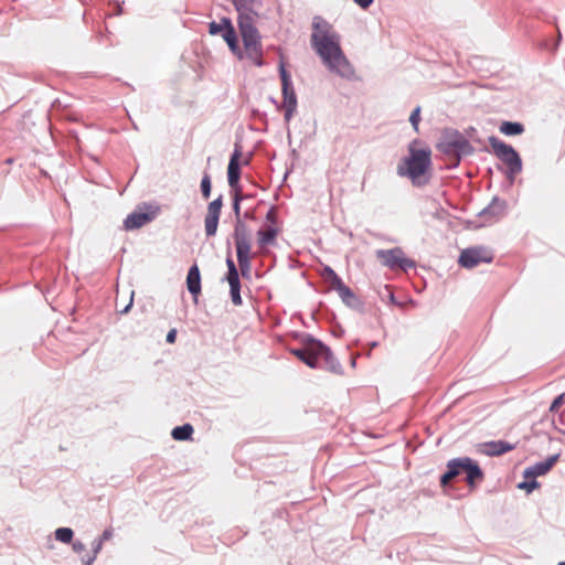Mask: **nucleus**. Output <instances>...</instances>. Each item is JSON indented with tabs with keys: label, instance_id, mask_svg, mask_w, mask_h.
Wrapping results in <instances>:
<instances>
[{
	"label": "nucleus",
	"instance_id": "nucleus-17",
	"mask_svg": "<svg viewBox=\"0 0 565 565\" xmlns=\"http://www.w3.org/2000/svg\"><path fill=\"white\" fill-rule=\"evenodd\" d=\"M241 148L238 146L235 147L234 152L231 156L228 167H227V179L230 186L236 191V189H241L238 185L239 181V158H241Z\"/></svg>",
	"mask_w": 565,
	"mask_h": 565
},
{
	"label": "nucleus",
	"instance_id": "nucleus-42",
	"mask_svg": "<svg viewBox=\"0 0 565 565\" xmlns=\"http://www.w3.org/2000/svg\"><path fill=\"white\" fill-rule=\"evenodd\" d=\"M175 337H177V330L175 329H171L168 334H167V342L168 343H173L175 341Z\"/></svg>",
	"mask_w": 565,
	"mask_h": 565
},
{
	"label": "nucleus",
	"instance_id": "nucleus-30",
	"mask_svg": "<svg viewBox=\"0 0 565 565\" xmlns=\"http://www.w3.org/2000/svg\"><path fill=\"white\" fill-rule=\"evenodd\" d=\"M244 198L245 196L242 195V193H241V189H236V191L234 192V196H233V211H234L236 220H241V201Z\"/></svg>",
	"mask_w": 565,
	"mask_h": 565
},
{
	"label": "nucleus",
	"instance_id": "nucleus-24",
	"mask_svg": "<svg viewBox=\"0 0 565 565\" xmlns=\"http://www.w3.org/2000/svg\"><path fill=\"white\" fill-rule=\"evenodd\" d=\"M524 131V126L520 122L503 121L500 126V132L505 136H515Z\"/></svg>",
	"mask_w": 565,
	"mask_h": 565
},
{
	"label": "nucleus",
	"instance_id": "nucleus-26",
	"mask_svg": "<svg viewBox=\"0 0 565 565\" xmlns=\"http://www.w3.org/2000/svg\"><path fill=\"white\" fill-rule=\"evenodd\" d=\"M92 547H93V553L92 555H84L82 556V563L83 565H93V563L95 562L98 553L100 552L102 547H103V539H95L93 544H92Z\"/></svg>",
	"mask_w": 565,
	"mask_h": 565
},
{
	"label": "nucleus",
	"instance_id": "nucleus-14",
	"mask_svg": "<svg viewBox=\"0 0 565 565\" xmlns=\"http://www.w3.org/2000/svg\"><path fill=\"white\" fill-rule=\"evenodd\" d=\"M559 454H555L546 458L544 461L536 462L527 468H525L523 476L524 478L535 479L537 477L546 475L553 466L559 459Z\"/></svg>",
	"mask_w": 565,
	"mask_h": 565
},
{
	"label": "nucleus",
	"instance_id": "nucleus-19",
	"mask_svg": "<svg viewBox=\"0 0 565 565\" xmlns=\"http://www.w3.org/2000/svg\"><path fill=\"white\" fill-rule=\"evenodd\" d=\"M282 90V108L285 109V121L289 122L297 109V96L294 86L281 88Z\"/></svg>",
	"mask_w": 565,
	"mask_h": 565
},
{
	"label": "nucleus",
	"instance_id": "nucleus-3",
	"mask_svg": "<svg viewBox=\"0 0 565 565\" xmlns=\"http://www.w3.org/2000/svg\"><path fill=\"white\" fill-rule=\"evenodd\" d=\"M462 471L466 472V481L470 487H475L477 481L483 479V472L481 468L469 457L455 458L448 461L447 472L440 478V484L447 486L448 482L460 475Z\"/></svg>",
	"mask_w": 565,
	"mask_h": 565
},
{
	"label": "nucleus",
	"instance_id": "nucleus-22",
	"mask_svg": "<svg viewBox=\"0 0 565 565\" xmlns=\"http://www.w3.org/2000/svg\"><path fill=\"white\" fill-rule=\"evenodd\" d=\"M236 255H237V262H238L241 275L243 277L248 278L250 276V270H252V264H250L252 255H250V250H237Z\"/></svg>",
	"mask_w": 565,
	"mask_h": 565
},
{
	"label": "nucleus",
	"instance_id": "nucleus-1",
	"mask_svg": "<svg viewBox=\"0 0 565 565\" xmlns=\"http://www.w3.org/2000/svg\"><path fill=\"white\" fill-rule=\"evenodd\" d=\"M312 29L311 46L321 57L323 64L331 73L347 79L352 78L354 68L342 52L340 35L333 26L321 17H315Z\"/></svg>",
	"mask_w": 565,
	"mask_h": 565
},
{
	"label": "nucleus",
	"instance_id": "nucleus-9",
	"mask_svg": "<svg viewBox=\"0 0 565 565\" xmlns=\"http://www.w3.org/2000/svg\"><path fill=\"white\" fill-rule=\"evenodd\" d=\"M493 254L484 246L466 248L459 256V264L465 268H475L481 263H491Z\"/></svg>",
	"mask_w": 565,
	"mask_h": 565
},
{
	"label": "nucleus",
	"instance_id": "nucleus-21",
	"mask_svg": "<svg viewBox=\"0 0 565 565\" xmlns=\"http://www.w3.org/2000/svg\"><path fill=\"white\" fill-rule=\"evenodd\" d=\"M152 220L149 213L145 212H132L124 221L125 230L131 231L140 228Z\"/></svg>",
	"mask_w": 565,
	"mask_h": 565
},
{
	"label": "nucleus",
	"instance_id": "nucleus-10",
	"mask_svg": "<svg viewBox=\"0 0 565 565\" xmlns=\"http://www.w3.org/2000/svg\"><path fill=\"white\" fill-rule=\"evenodd\" d=\"M222 206V195L210 202L207 205V213L204 218V230L207 237L214 236L217 232Z\"/></svg>",
	"mask_w": 565,
	"mask_h": 565
},
{
	"label": "nucleus",
	"instance_id": "nucleus-33",
	"mask_svg": "<svg viewBox=\"0 0 565 565\" xmlns=\"http://www.w3.org/2000/svg\"><path fill=\"white\" fill-rule=\"evenodd\" d=\"M201 192L204 199H209L211 195V179L207 173L204 174L201 181Z\"/></svg>",
	"mask_w": 565,
	"mask_h": 565
},
{
	"label": "nucleus",
	"instance_id": "nucleus-12",
	"mask_svg": "<svg viewBox=\"0 0 565 565\" xmlns=\"http://www.w3.org/2000/svg\"><path fill=\"white\" fill-rule=\"evenodd\" d=\"M316 348L318 350L316 351L317 367L321 366V364L323 363L324 367H327L329 371L333 373H340L341 365L334 358L331 350L320 341L316 343Z\"/></svg>",
	"mask_w": 565,
	"mask_h": 565
},
{
	"label": "nucleus",
	"instance_id": "nucleus-43",
	"mask_svg": "<svg viewBox=\"0 0 565 565\" xmlns=\"http://www.w3.org/2000/svg\"><path fill=\"white\" fill-rule=\"evenodd\" d=\"M113 535V532L111 530H105L102 534V536H99L98 539H103V543L107 540H109Z\"/></svg>",
	"mask_w": 565,
	"mask_h": 565
},
{
	"label": "nucleus",
	"instance_id": "nucleus-7",
	"mask_svg": "<svg viewBox=\"0 0 565 565\" xmlns=\"http://www.w3.org/2000/svg\"><path fill=\"white\" fill-rule=\"evenodd\" d=\"M376 257L384 266L391 269H403L406 271L416 266L414 260L405 257L403 249L399 247L379 249L376 250Z\"/></svg>",
	"mask_w": 565,
	"mask_h": 565
},
{
	"label": "nucleus",
	"instance_id": "nucleus-2",
	"mask_svg": "<svg viewBox=\"0 0 565 565\" xmlns=\"http://www.w3.org/2000/svg\"><path fill=\"white\" fill-rule=\"evenodd\" d=\"M430 150L409 148V156L405 159V168L398 167V174L406 175L411 179L412 183L422 186L429 181L427 172L429 170Z\"/></svg>",
	"mask_w": 565,
	"mask_h": 565
},
{
	"label": "nucleus",
	"instance_id": "nucleus-16",
	"mask_svg": "<svg viewBox=\"0 0 565 565\" xmlns=\"http://www.w3.org/2000/svg\"><path fill=\"white\" fill-rule=\"evenodd\" d=\"M515 448L514 445L504 440H492L478 445L479 452L487 456H500Z\"/></svg>",
	"mask_w": 565,
	"mask_h": 565
},
{
	"label": "nucleus",
	"instance_id": "nucleus-36",
	"mask_svg": "<svg viewBox=\"0 0 565 565\" xmlns=\"http://www.w3.org/2000/svg\"><path fill=\"white\" fill-rule=\"evenodd\" d=\"M537 487H539V482L535 481V480L524 481V482L519 484V488L525 489L527 492H531L532 490H534Z\"/></svg>",
	"mask_w": 565,
	"mask_h": 565
},
{
	"label": "nucleus",
	"instance_id": "nucleus-44",
	"mask_svg": "<svg viewBox=\"0 0 565 565\" xmlns=\"http://www.w3.org/2000/svg\"><path fill=\"white\" fill-rule=\"evenodd\" d=\"M131 306H132V297L130 298L129 303L120 312L127 313L129 311V309L131 308Z\"/></svg>",
	"mask_w": 565,
	"mask_h": 565
},
{
	"label": "nucleus",
	"instance_id": "nucleus-28",
	"mask_svg": "<svg viewBox=\"0 0 565 565\" xmlns=\"http://www.w3.org/2000/svg\"><path fill=\"white\" fill-rule=\"evenodd\" d=\"M73 534V530L70 527H58L55 531V539L62 543H71Z\"/></svg>",
	"mask_w": 565,
	"mask_h": 565
},
{
	"label": "nucleus",
	"instance_id": "nucleus-18",
	"mask_svg": "<svg viewBox=\"0 0 565 565\" xmlns=\"http://www.w3.org/2000/svg\"><path fill=\"white\" fill-rule=\"evenodd\" d=\"M319 342L318 340L310 339L308 344L305 348L301 349H292L291 353L297 356L299 360H301L303 363H306L309 367L316 369L317 367V355H316V343Z\"/></svg>",
	"mask_w": 565,
	"mask_h": 565
},
{
	"label": "nucleus",
	"instance_id": "nucleus-31",
	"mask_svg": "<svg viewBox=\"0 0 565 565\" xmlns=\"http://www.w3.org/2000/svg\"><path fill=\"white\" fill-rule=\"evenodd\" d=\"M225 25L227 29L225 30V33L222 34V38L227 43V45H230V43L236 41L237 38L232 21H225Z\"/></svg>",
	"mask_w": 565,
	"mask_h": 565
},
{
	"label": "nucleus",
	"instance_id": "nucleus-40",
	"mask_svg": "<svg viewBox=\"0 0 565 565\" xmlns=\"http://www.w3.org/2000/svg\"><path fill=\"white\" fill-rule=\"evenodd\" d=\"M228 47H230V50H231L233 53L237 54V55H238V57H239V58H242V56H243V55H242V52H241V50H239V47H238L237 40H236V41H234V42H232V43H230Z\"/></svg>",
	"mask_w": 565,
	"mask_h": 565
},
{
	"label": "nucleus",
	"instance_id": "nucleus-6",
	"mask_svg": "<svg viewBox=\"0 0 565 565\" xmlns=\"http://www.w3.org/2000/svg\"><path fill=\"white\" fill-rule=\"evenodd\" d=\"M238 13L239 32L256 30L258 19L257 9L260 7L259 0H231Z\"/></svg>",
	"mask_w": 565,
	"mask_h": 565
},
{
	"label": "nucleus",
	"instance_id": "nucleus-46",
	"mask_svg": "<svg viewBox=\"0 0 565 565\" xmlns=\"http://www.w3.org/2000/svg\"><path fill=\"white\" fill-rule=\"evenodd\" d=\"M561 433L565 435V430H561Z\"/></svg>",
	"mask_w": 565,
	"mask_h": 565
},
{
	"label": "nucleus",
	"instance_id": "nucleus-5",
	"mask_svg": "<svg viewBox=\"0 0 565 565\" xmlns=\"http://www.w3.org/2000/svg\"><path fill=\"white\" fill-rule=\"evenodd\" d=\"M488 142L493 153L508 167L507 177L513 181L514 177L522 171V160L514 148L495 136H490Z\"/></svg>",
	"mask_w": 565,
	"mask_h": 565
},
{
	"label": "nucleus",
	"instance_id": "nucleus-4",
	"mask_svg": "<svg viewBox=\"0 0 565 565\" xmlns=\"http://www.w3.org/2000/svg\"><path fill=\"white\" fill-rule=\"evenodd\" d=\"M437 149L454 160L457 166L461 156H469L473 152V147L469 140L456 130L446 131L437 145Z\"/></svg>",
	"mask_w": 565,
	"mask_h": 565
},
{
	"label": "nucleus",
	"instance_id": "nucleus-11",
	"mask_svg": "<svg viewBox=\"0 0 565 565\" xmlns=\"http://www.w3.org/2000/svg\"><path fill=\"white\" fill-rule=\"evenodd\" d=\"M226 266H227V275L226 280L230 285V295L231 300L235 306L242 305V297H241V281H239V274L237 270V267L232 259V257L228 255L226 257Z\"/></svg>",
	"mask_w": 565,
	"mask_h": 565
},
{
	"label": "nucleus",
	"instance_id": "nucleus-38",
	"mask_svg": "<svg viewBox=\"0 0 565 565\" xmlns=\"http://www.w3.org/2000/svg\"><path fill=\"white\" fill-rule=\"evenodd\" d=\"M72 547H73V551L77 554H82L86 550L85 544L81 541L73 542Z\"/></svg>",
	"mask_w": 565,
	"mask_h": 565
},
{
	"label": "nucleus",
	"instance_id": "nucleus-29",
	"mask_svg": "<svg viewBox=\"0 0 565 565\" xmlns=\"http://www.w3.org/2000/svg\"><path fill=\"white\" fill-rule=\"evenodd\" d=\"M338 295L348 306H351L352 301L355 299L353 291L347 285L338 290Z\"/></svg>",
	"mask_w": 565,
	"mask_h": 565
},
{
	"label": "nucleus",
	"instance_id": "nucleus-41",
	"mask_svg": "<svg viewBox=\"0 0 565 565\" xmlns=\"http://www.w3.org/2000/svg\"><path fill=\"white\" fill-rule=\"evenodd\" d=\"M356 4H359L362 9H367L372 3L373 0H353Z\"/></svg>",
	"mask_w": 565,
	"mask_h": 565
},
{
	"label": "nucleus",
	"instance_id": "nucleus-8",
	"mask_svg": "<svg viewBox=\"0 0 565 565\" xmlns=\"http://www.w3.org/2000/svg\"><path fill=\"white\" fill-rule=\"evenodd\" d=\"M246 57L249 58L256 66L263 65V50L260 43V35L258 30H248L241 32Z\"/></svg>",
	"mask_w": 565,
	"mask_h": 565
},
{
	"label": "nucleus",
	"instance_id": "nucleus-13",
	"mask_svg": "<svg viewBox=\"0 0 565 565\" xmlns=\"http://www.w3.org/2000/svg\"><path fill=\"white\" fill-rule=\"evenodd\" d=\"M505 209L507 203L504 200H501L497 196L493 198L490 204L479 213V217H482L484 220V223L482 225L492 224L497 222L499 218L503 216Z\"/></svg>",
	"mask_w": 565,
	"mask_h": 565
},
{
	"label": "nucleus",
	"instance_id": "nucleus-32",
	"mask_svg": "<svg viewBox=\"0 0 565 565\" xmlns=\"http://www.w3.org/2000/svg\"><path fill=\"white\" fill-rule=\"evenodd\" d=\"M279 75L281 79V88L292 86L291 76L285 68L284 64L279 66Z\"/></svg>",
	"mask_w": 565,
	"mask_h": 565
},
{
	"label": "nucleus",
	"instance_id": "nucleus-35",
	"mask_svg": "<svg viewBox=\"0 0 565 565\" xmlns=\"http://www.w3.org/2000/svg\"><path fill=\"white\" fill-rule=\"evenodd\" d=\"M565 399V394L558 395L551 404L550 412H557V409L562 406Z\"/></svg>",
	"mask_w": 565,
	"mask_h": 565
},
{
	"label": "nucleus",
	"instance_id": "nucleus-37",
	"mask_svg": "<svg viewBox=\"0 0 565 565\" xmlns=\"http://www.w3.org/2000/svg\"><path fill=\"white\" fill-rule=\"evenodd\" d=\"M329 282H330L331 287L337 291L345 286V284L342 281V279L338 275L335 277H333L332 280Z\"/></svg>",
	"mask_w": 565,
	"mask_h": 565
},
{
	"label": "nucleus",
	"instance_id": "nucleus-15",
	"mask_svg": "<svg viewBox=\"0 0 565 565\" xmlns=\"http://www.w3.org/2000/svg\"><path fill=\"white\" fill-rule=\"evenodd\" d=\"M234 241L237 250H250L252 242L246 224L242 220H236L234 225Z\"/></svg>",
	"mask_w": 565,
	"mask_h": 565
},
{
	"label": "nucleus",
	"instance_id": "nucleus-20",
	"mask_svg": "<svg viewBox=\"0 0 565 565\" xmlns=\"http://www.w3.org/2000/svg\"><path fill=\"white\" fill-rule=\"evenodd\" d=\"M186 287L196 301L198 295L201 292V275L196 264L192 265L188 271Z\"/></svg>",
	"mask_w": 565,
	"mask_h": 565
},
{
	"label": "nucleus",
	"instance_id": "nucleus-39",
	"mask_svg": "<svg viewBox=\"0 0 565 565\" xmlns=\"http://www.w3.org/2000/svg\"><path fill=\"white\" fill-rule=\"evenodd\" d=\"M323 275L328 281H331L338 274L330 266H326L323 268Z\"/></svg>",
	"mask_w": 565,
	"mask_h": 565
},
{
	"label": "nucleus",
	"instance_id": "nucleus-25",
	"mask_svg": "<svg viewBox=\"0 0 565 565\" xmlns=\"http://www.w3.org/2000/svg\"><path fill=\"white\" fill-rule=\"evenodd\" d=\"M193 434V427L191 424H184L182 426H177L172 429V437L175 440H188L191 438Z\"/></svg>",
	"mask_w": 565,
	"mask_h": 565
},
{
	"label": "nucleus",
	"instance_id": "nucleus-45",
	"mask_svg": "<svg viewBox=\"0 0 565 565\" xmlns=\"http://www.w3.org/2000/svg\"><path fill=\"white\" fill-rule=\"evenodd\" d=\"M558 565H565V562L559 563Z\"/></svg>",
	"mask_w": 565,
	"mask_h": 565
},
{
	"label": "nucleus",
	"instance_id": "nucleus-27",
	"mask_svg": "<svg viewBox=\"0 0 565 565\" xmlns=\"http://www.w3.org/2000/svg\"><path fill=\"white\" fill-rule=\"evenodd\" d=\"M225 21H231V19L228 18H222L220 22H211L209 24V32L210 34L212 35H216V34H223L225 33V30L227 29V26L225 25Z\"/></svg>",
	"mask_w": 565,
	"mask_h": 565
},
{
	"label": "nucleus",
	"instance_id": "nucleus-34",
	"mask_svg": "<svg viewBox=\"0 0 565 565\" xmlns=\"http://www.w3.org/2000/svg\"><path fill=\"white\" fill-rule=\"evenodd\" d=\"M420 108L419 107H416L411 116H409V121L412 124V126L414 127V129L417 131L418 130V124H419V120H420Z\"/></svg>",
	"mask_w": 565,
	"mask_h": 565
},
{
	"label": "nucleus",
	"instance_id": "nucleus-23",
	"mask_svg": "<svg viewBox=\"0 0 565 565\" xmlns=\"http://www.w3.org/2000/svg\"><path fill=\"white\" fill-rule=\"evenodd\" d=\"M277 236V230L274 227H268L266 230H259L257 232V242L260 247H265L267 245L274 244Z\"/></svg>",
	"mask_w": 565,
	"mask_h": 565
}]
</instances>
